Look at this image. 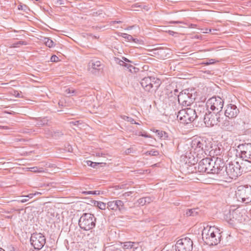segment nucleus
<instances>
[{
    "instance_id": "obj_1",
    "label": "nucleus",
    "mask_w": 251,
    "mask_h": 251,
    "mask_svg": "<svg viewBox=\"0 0 251 251\" xmlns=\"http://www.w3.org/2000/svg\"><path fill=\"white\" fill-rule=\"evenodd\" d=\"M210 146V143L205 139L200 137L195 138L189 144L184 145V153L181 156H184L186 159L184 160L186 163L194 165L198 161L194 155L196 157L201 158L207 154L206 152L208 151Z\"/></svg>"
},
{
    "instance_id": "obj_2",
    "label": "nucleus",
    "mask_w": 251,
    "mask_h": 251,
    "mask_svg": "<svg viewBox=\"0 0 251 251\" xmlns=\"http://www.w3.org/2000/svg\"><path fill=\"white\" fill-rule=\"evenodd\" d=\"M220 230L215 226L204 227L202 233V238L204 242L209 246L216 245L221 241Z\"/></svg>"
},
{
    "instance_id": "obj_3",
    "label": "nucleus",
    "mask_w": 251,
    "mask_h": 251,
    "mask_svg": "<svg viewBox=\"0 0 251 251\" xmlns=\"http://www.w3.org/2000/svg\"><path fill=\"white\" fill-rule=\"evenodd\" d=\"M96 219L93 214L85 213L79 218L78 225L81 229L84 230H89L95 226Z\"/></svg>"
},
{
    "instance_id": "obj_4",
    "label": "nucleus",
    "mask_w": 251,
    "mask_h": 251,
    "mask_svg": "<svg viewBox=\"0 0 251 251\" xmlns=\"http://www.w3.org/2000/svg\"><path fill=\"white\" fill-rule=\"evenodd\" d=\"M198 115L195 109L186 108L180 110L177 115V119L184 124H187L193 122Z\"/></svg>"
},
{
    "instance_id": "obj_5",
    "label": "nucleus",
    "mask_w": 251,
    "mask_h": 251,
    "mask_svg": "<svg viewBox=\"0 0 251 251\" xmlns=\"http://www.w3.org/2000/svg\"><path fill=\"white\" fill-rule=\"evenodd\" d=\"M161 83L159 78L151 76L145 77L140 81L142 87L148 92L156 91L160 86Z\"/></svg>"
},
{
    "instance_id": "obj_6",
    "label": "nucleus",
    "mask_w": 251,
    "mask_h": 251,
    "mask_svg": "<svg viewBox=\"0 0 251 251\" xmlns=\"http://www.w3.org/2000/svg\"><path fill=\"white\" fill-rule=\"evenodd\" d=\"M225 177L223 178H226L227 176L231 179H236L242 174L240 165L238 162H229L225 168Z\"/></svg>"
},
{
    "instance_id": "obj_7",
    "label": "nucleus",
    "mask_w": 251,
    "mask_h": 251,
    "mask_svg": "<svg viewBox=\"0 0 251 251\" xmlns=\"http://www.w3.org/2000/svg\"><path fill=\"white\" fill-rule=\"evenodd\" d=\"M236 197L238 201L246 203L251 202V186H239L236 191Z\"/></svg>"
},
{
    "instance_id": "obj_8",
    "label": "nucleus",
    "mask_w": 251,
    "mask_h": 251,
    "mask_svg": "<svg viewBox=\"0 0 251 251\" xmlns=\"http://www.w3.org/2000/svg\"><path fill=\"white\" fill-rule=\"evenodd\" d=\"M212 170H211V174H217L220 176L225 177V163L223 159L218 157H213Z\"/></svg>"
},
{
    "instance_id": "obj_9",
    "label": "nucleus",
    "mask_w": 251,
    "mask_h": 251,
    "mask_svg": "<svg viewBox=\"0 0 251 251\" xmlns=\"http://www.w3.org/2000/svg\"><path fill=\"white\" fill-rule=\"evenodd\" d=\"M30 241L34 249L40 250L44 246L46 239L42 233L35 232L31 234Z\"/></svg>"
},
{
    "instance_id": "obj_10",
    "label": "nucleus",
    "mask_w": 251,
    "mask_h": 251,
    "mask_svg": "<svg viewBox=\"0 0 251 251\" xmlns=\"http://www.w3.org/2000/svg\"><path fill=\"white\" fill-rule=\"evenodd\" d=\"M224 103V100L220 97H213L207 100L206 106L207 108L219 113L223 109Z\"/></svg>"
},
{
    "instance_id": "obj_11",
    "label": "nucleus",
    "mask_w": 251,
    "mask_h": 251,
    "mask_svg": "<svg viewBox=\"0 0 251 251\" xmlns=\"http://www.w3.org/2000/svg\"><path fill=\"white\" fill-rule=\"evenodd\" d=\"M195 99V96L190 93L189 90L182 91L178 95V101L180 104L184 106L190 105Z\"/></svg>"
},
{
    "instance_id": "obj_12",
    "label": "nucleus",
    "mask_w": 251,
    "mask_h": 251,
    "mask_svg": "<svg viewBox=\"0 0 251 251\" xmlns=\"http://www.w3.org/2000/svg\"><path fill=\"white\" fill-rule=\"evenodd\" d=\"M193 243L192 240L188 238L185 237L179 239L176 244V251H192Z\"/></svg>"
},
{
    "instance_id": "obj_13",
    "label": "nucleus",
    "mask_w": 251,
    "mask_h": 251,
    "mask_svg": "<svg viewBox=\"0 0 251 251\" xmlns=\"http://www.w3.org/2000/svg\"><path fill=\"white\" fill-rule=\"evenodd\" d=\"M203 121L205 126L207 127H210L217 125L221 122V118L220 114L218 113L210 112L205 113Z\"/></svg>"
},
{
    "instance_id": "obj_14",
    "label": "nucleus",
    "mask_w": 251,
    "mask_h": 251,
    "mask_svg": "<svg viewBox=\"0 0 251 251\" xmlns=\"http://www.w3.org/2000/svg\"><path fill=\"white\" fill-rule=\"evenodd\" d=\"M213 158L206 157L201 159L198 165V170L201 173H206L211 174V170H212Z\"/></svg>"
},
{
    "instance_id": "obj_15",
    "label": "nucleus",
    "mask_w": 251,
    "mask_h": 251,
    "mask_svg": "<svg viewBox=\"0 0 251 251\" xmlns=\"http://www.w3.org/2000/svg\"><path fill=\"white\" fill-rule=\"evenodd\" d=\"M237 150L240 151L239 156L243 160H251V143L239 144Z\"/></svg>"
},
{
    "instance_id": "obj_16",
    "label": "nucleus",
    "mask_w": 251,
    "mask_h": 251,
    "mask_svg": "<svg viewBox=\"0 0 251 251\" xmlns=\"http://www.w3.org/2000/svg\"><path fill=\"white\" fill-rule=\"evenodd\" d=\"M225 108V115L226 118H228L229 119L235 118L240 112L239 108L233 104H228Z\"/></svg>"
},
{
    "instance_id": "obj_17",
    "label": "nucleus",
    "mask_w": 251,
    "mask_h": 251,
    "mask_svg": "<svg viewBox=\"0 0 251 251\" xmlns=\"http://www.w3.org/2000/svg\"><path fill=\"white\" fill-rule=\"evenodd\" d=\"M107 208L112 210L122 211L124 209V203L121 200L110 201L107 202Z\"/></svg>"
},
{
    "instance_id": "obj_18",
    "label": "nucleus",
    "mask_w": 251,
    "mask_h": 251,
    "mask_svg": "<svg viewBox=\"0 0 251 251\" xmlns=\"http://www.w3.org/2000/svg\"><path fill=\"white\" fill-rule=\"evenodd\" d=\"M102 69L101 62L96 59L91 60L88 64V70L92 73L95 74Z\"/></svg>"
},
{
    "instance_id": "obj_19",
    "label": "nucleus",
    "mask_w": 251,
    "mask_h": 251,
    "mask_svg": "<svg viewBox=\"0 0 251 251\" xmlns=\"http://www.w3.org/2000/svg\"><path fill=\"white\" fill-rule=\"evenodd\" d=\"M226 118L225 120L221 118V122L220 123L222 127L227 131H232L234 128V122L233 119H227Z\"/></svg>"
},
{
    "instance_id": "obj_20",
    "label": "nucleus",
    "mask_w": 251,
    "mask_h": 251,
    "mask_svg": "<svg viewBox=\"0 0 251 251\" xmlns=\"http://www.w3.org/2000/svg\"><path fill=\"white\" fill-rule=\"evenodd\" d=\"M167 49L163 48H158L152 49L151 51L153 52L154 55H157L158 58L160 59H165L169 55V53L167 52Z\"/></svg>"
},
{
    "instance_id": "obj_21",
    "label": "nucleus",
    "mask_w": 251,
    "mask_h": 251,
    "mask_svg": "<svg viewBox=\"0 0 251 251\" xmlns=\"http://www.w3.org/2000/svg\"><path fill=\"white\" fill-rule=\"evenodd\" d=\"M240 165L242 173L251 171V159L243 160Z\"/></svg>"
},
{
    "instance_id": "obj_22",
    "label": "nucleus",
    "mask_w": 251,
    "mask_h": 251,
    "mask_svg": "<svg viewBox=\"0 0 251 251\" xmlns=\"http://www.w3.org/2000/svg\"><path fill=\"white\" fill-rule=\"evenodd\" d=\"M33 119L36 121L35 126L37 127H41L48 125L49 120L48 117H45L43 118H33Z\"/></svg>"
},
{
    "instance_id": "obj_23",
    "label": "nucleus",
    "mask_w": 251,
    "mask_h": 251,
    "mask_svg": "<svg viewBox=\"0 0 251 251\" xmlns=\"http://www.w3.org/2000/svg\"><path fill=\"white\" fill-rule=\"evenodd\" d=\"M123 248L125 250L132 249L133 250H135L139 248V244L132 242H126L124 243Z\"/></svg>"
},
{
    "instance_id": "obj_24",
    "label": "nucleus",
    "mask_w": 251,
    "mask_h": 251,
    "mask_svg": "<svg viewBox=\"0 0 251 251\" xmlns=\"http://www.w3.org/2000/svg\"><path fill=\"white\" fill-rule=\"evenodd\" d=\"M198 208L187 209L185 215L186 217L195 216L198 214Z\"/></svg>"
},
{
    "instance_id": "obj_25",
    "label": "nucleus",
    "mask_w": 251,
    "mask_h": 251,
    "mask_svg": "<svg viewBox=\"0 0 251 251\" xmlns=\"http://www.w3.org/2000/svg\"><path fill=\"white\" fill-rule=\"evenodd\" d=\"M151 201V199L150 197H145L139 199L137 201L138 204L143 206L147 203H150Z\"/></svg>"
},
{
    "instance_id": "obj_26",
    "label": "nucleus",
    "mask_w": 251,
    "mask_h": 251,
    "mask_svg": "<svg viewBox=\"0 0 251 251\" xmlns=\"http://www.w3.org/2000/svg\"><path fill=\"white\" fill-rule=\"evenodd\" d=\"M30 171L34 173H41L45 172V169L42 167H34L30 168Z\"/></svg>"
},
{
    "instance_id": "obj_27",
    "label": "nucleus",
    "mask_w": 251,
    "mask_h": 251,
    "mask_svg": "<svg viewBox=\"0 0 251 251\" xmlns=\"http://www.w3.org/2000/svg\"><path fill=\"white\" fill-rule=\"evenodd\" d=\"M43 41L46 46L49 48H52L54 46L53 41L49 38H45Z\"/></svg>"
},
{
    "instance_id": "obj_28",
    "label": "nucleus",
    "mask_w": 251,
    "mask_h": 251,
    "mask_svg": "<svg viewBox=\"0 0 251 251\" xmlns=\"http://www.w3.org/2000/svg\"><path fill=\"white\" fill-rule=\"evenodd\" d=\"M94 205L101 210H104L106 208V204L101 201H95Z\"/></svg>"
},
{
    "instance_id": "obj_29",
    "label": "nucleus",
    "mask_w": 251,
    "mask_h": 251,
    "mask_svg": "<svg viewBox=\"0 0 251 251\" xmlns=\"http://www.w3.org/2000/svg\"><path fill=\"white\" fill-rule=\"evenodd\" d=\"M122 37L126 39L128 41H132L134 42H136V39H134L133 38V37L130 35H129L128 34H126V33H122Z\"/></svg>"
},
{
    "instance_id": "obj_30",
    "label": "nucleus",
    "mask_w": 251,
    "mask_h": 251,
    "mask_svg": "<svg viewBox=\"0 0 251 251\" xmlns=\"http://www.w3.org/2000/svg\"><path fill=\"white\" fill-rule=\"evenodd\" d=\"M27 44V42L24 41H20L17 42L16 43H13L11 45V47L12 48H18L19 47L20 45H26Z\"/></svg>"
},
{
    "instance_id": "obj_31",
    "label": "nucleus",
    "mask_w": 251,
    "mask_h": 251,
    "mask_svg": "<svg viewBox=\"0 0 251 251\" xmlns=\"http://www.w3.org/2000/svg\"><path fill=\"white\" fill-rule=\"evenodd\" d=\"M65 93L66 94L70 95L71 96H74L76 95V91L73 88H67L65 90Z\"/></svg>"
},
{
    "instance_id": "obj_32",
    "label": "nucleus",
    "mask_w": 251,
    "mask_h": 251,
    "mask_svg": "<svg viewBox=\"0 0 251 251\" xmlns=\"http://www.w3.org/2000/svg\"><path fill=\"white\" fill-rule=\"evenodd\" d=\"M107 155V153L102 151H98L96 152H95V154H94V155H95L96 157H106V155Z\"/></svg>"
},
{
    "instance_id": "obj_33",
    "label": "nucleus",
    "mask_w": 251,
    "mask_h": 251,
    "mask_svg": "<svg viewBox=\"0 0 251 251\" xmlns=\"http://www.w3.org/2000/svg\"><path fill=\"white\" fill-rule=\"evenodd\" d=\"M115 61L120 66H124L126 68V65H127V63H126L124 61L121 60L119 58H115Z\"/></svg>"
},
{
    "instance_id": "obj_34",
    "label": "nucleus",
    "mask_w": 251,
    "mask_h": 251,
    "mask_svg": "<svg viewBox=\"0 0 251 251\" xmlns=\"http://www.w3.org/2000/svg\"><path fill=\"white\" fill-rule=\"evenodd\" d=\"M41 163L42 164V167L45 169V171L47 170V168H52L53 167V164L49 163L45 161L42 162Z\"/></svg>"
},
{
    "instance_id": "obj_35",
    "label": "nucleus",
    "mask_w": 251,
    "mask_h": 251,
    "mask_svg": "<svg viewBox=\"0 0 251 251\" xmlns=\"http://www.w3.org/2000/svg\"><path fill=\"white\" fill-rule=\"evenodd\" d=\"M105 251H122L120 249L116 248L114 246L107 247L105 249Z\"/></svg>"
},
{
    "instance_id": "obj_36",
    "label": "nucleus",
    "mask_w": 251,
    "mask_h": 251,
    "mask_svg": "<svg viewBox=\"0 0 251 251\" xmlns=\"http://www.w3.org/2000/svg\"><path fill=\"white\" fill-rule=\"evenodd\" d=\"M87 165L91 166L94 168H96L97 166H98L100 163H96L93 162L90 160H87L86 161Z\"/></svg>"
},
{
    "instance_id": "obj_37",
    "label": "nucleus",
    "mask_w": 251,
    "mask_h": 251,
    "mask_svg": "<svg viewBox=\"0 0 251 251\" xmlns=\"http://www.w3.org/2000/svg\"><path fill=\"white\" fill-rule=\"evenodd\" d=\"M83 194L85 195H99L100 194V191H84L82 192Z\"/></svg>"
},
{
    "instance_id": "obj_38",
    "label": "nucleus",
    "mask_w": 251,
    "mask_h": 251,
    "mask_svg": "<svg viewBox=\"0 0 251 251\" xmlns=\"http://www.w3.org/2000/svg\"><path fill=\"white\" fill-rule=\"evenodd\" d=\"M147 154L151 155L152 156H157L159 154V152L156 150H151L146 152Z\"/></svg>"
},
{
    "instance_id": "obj_39",
    "label": "nucleus",
    "mask_w": 251,
    "mask_h": 251,
    "mask_svg": "<svg viewBox=\"0 0 251 251\" xmlns=\"http://www.w3.org/2000/svg\"><path fill=\"white\" fill-rule=\"evenodd\" d=\"M126 68L128 69L130 72H133V71L136 72L135 70L137 69V68H135L134 66L129 64H127V65H126Z\"/></svg>"
},
{
    "instance_id": "obj_40",
    "label": "nucleus",
    "mask_w": 251,
    "mask_h": 251,
    "mask_svg": "<svg viewBox=\"0 0 251 251\" xmlns=\"http://www.w3.org/2000/svg\"><path fill=\"white\" fill-rule=\"evenodd\" d=\"M125 119H126V120L127 121L130 122L132 124H137V125H139V123H136L135 121V120L132 118H131V117H126V118Z\"/></svg>"
},
{
    "instance_id": "obj_41",
    "label": "nucleus",
    "mask_w": 251,
    "mask_h": 251,
    "mask_svg": "<svg viewBox=\"0 0 251 251\" xmlns=\"http://www.w3.org/2000/svg\"><path fill=\"white\" fill-rule=\"evenodd\" d=\"M40 194L41 193H39V192H36L35 193H32V194H29L26 196H23L24 197H25V198H28L29 199H31L34 196H35L37 194Z\"/></svg>"
},
{
    "instance_id": "obj_42",
    "label": "nucleus",
    "mask_w": 251,
    "mask_h": 251,
    "mask_svg": "<svg viewBox=\"0 0 251 251\" xmlns=\"http://www.w3.org/2000/svg\"><path fill=\"white\" fill-rule=\"evenodd\" d=\"M63 133L62 132L59 131H56L54 132L53 136L54 137H59L61 135H62Z\"/></svg>"
},
{
    "instance_id": "obj_43",
    "label": "nucleus",
    "mask_w": 251,
    "mask_h": 251,
    "mask_svg": "<svg viewBox=\"0 0 251 251\" xmlns=\"http://www.w3.org/2000/svg\"><path fill=\"white\" fill-rule=\"evenodd\" d=\"M70 124L72 126H78L80 124L79 121H76L75 122H74V121L71 122L70 123Z\"/></svg>"
},
{
    "instance_id": "obj_44",
    "label": "nucleus",
    "mask_w": 251,
    "mask_h": 251,
    "mask_svg": "<svg viewBox=\"0 0 251 251\" xmlns=\"http://www.w3.org/2000/svg\"><path fill=\"white\" fill-rule=\"evenodd\" d=\"M131 194H132V192L130 191L124 193L121 196H120V197L126 198V197H128V196H130V195Z\"/></svg>"
},
{
    "instance_id": "obj_45",
    "label": "nucleus",
    "mask_w": 251,
    "mask_h": 251,
    "mask_svg": "<svg viewBox=\"0 0 251 251\" xmlns=\"http://www.w3.org/2000/svg\"><path fill=\"white\" fill-rule=\"evenodd\" d=\"M55 4L57 6L64 4V2L62 0H56V1L55 2Z\"/></svg>"
},
{
    "instance_id": "obj_46",
    "label": "nucleus",
    "mask_w": 251,
    "mask_h": 251,
    "mask_svg": "<svg viewBox=\"0 0 251 251\" xmlns=\"http://www.w3.org/2000/svg\"><path fill=\"white\" fill-rule=\"evenodd\" d=\"M214 63L213 59H211L209 61L203 62L202 64L205 65H209L210 64H213Z\"/></svg>"
},
{
    "instance_id": "obj_47",
    "label": "nucleus",
    "mask_w": 251,
    "mask_h": 251,
    "mask_svg": "<svg viewBox=\"0 0 251 251\" xmlns=\"http://www.w3.org/2000/svg\"><path fill=\"white\" fill-rule=\"evenodd\" d=\"M58 57H57L56 55H52L51 57L50 60L52 62H55L56 59H58Z\"/></svg>"
},
{
    "instance_id": "obj_48",
    "label": "nucleus",
    "mask_w": 251,
    "mask_h": 251,
    "mask_svg": "<svg viewBox=\"0 0 251 251\" xmlns=\"http://www.w3.org/2000/svg\"><path fill=\"white\" fill-rule=\"evenodd\" d=\"M122 22L121 21H115L111 23V25H114L115 24H120Z\"/></svg>"
},
{
    "instance_id": "obj_49",
    "label": "nucleus",
    "mask_w": 251,
    "mask_h": 251,
    "mask_svg": "<svg viewBox=\"0 0 251 251\" xmlns=\"http://www.w3.org/2000/svg\"><path fill=\"white\" fill-rule=\"evenodd\" d=\"M28 198H26V199H22L21 200H18V201H20L22 203H24V202H26L27 201H28Z\"/></svg>"
},
{
    "instance_id": "obj_50",
    "label": "nucleus",
    "mask_w": 251,
    "mask_h": 251,
    "mask_svg": "<svg viewBox=\"0 0 251 251\" xmlns=\"http://www.w3.org/2000/svg\"><path fill=\"white\" fill-rule=\"evenodd\" d=\"M26 6L25 5H24V6H23V5H19L18 6V9L19 10H25V9H24V7H25Z\"/></svg>"
},
{
    "instance_id": "obj_51",
    "label": "nucleus",
    "mask_w": 251,
    "mask_h": 251,
    "mask_svg": "<svg viewBox=\"0 0 251 251\" xmlns=\"http://www.w3.org/2000/svg\"><path fill=\"white\" fill-rule=\"evenodd\" d=\"M0 128L4 129H9L10 128L7 126H0Z\"/></svg>"
},
{
    "instance_id": "obj_52",
    "label": "nucleus",
    "mask_w": 251,
    "mask_h": 251,
    "mask_svg": "<svg viewBox=\"0 0 251 251\" xmlns=\"http://www.w3.org/2000/svg\"><path fill=\"white\" fill-rule=\"evenodd\" d=\"M139 135L145 137H150V136L149 135L147 134L146 133H145V134L141 133V134H140Z\"/></svg>"
},
{
    "instance_id": "obj_53",
    "label": "nucleus",
    "mask_w": 251,
    "mask_h": 251,
    "mask_svg": "<svg viewBox=\"0 0 251 251\" xmlns=\"http://www.w3.org/2000/svg\"><path fill=\"white\" fill-rule=\"evenodd\" d=\"M123 59L126 62H130L129 60L128 59H127V58H125V57H123Z\"/></svg>"
},
{
    "instance_id": "obj_54",
    "label": "nucleus",
    "mask_w": 251,
    "mask_h": 251,
    "mask_svg": "<svg viewBox=\"0 0 251 251\" xmlns=\"http://www.w3.org/2000/svg\"><path fill=\"white\" fill-rule=\"evenodd\" d=\"M171 23H181V22H178V21H173V22H171Z\"/></svg>"
},
{
    "instance_id": "obj_55",
    "label": "nucleus",
    "mask_w": 251,
    "mask_h": 251,
    "mask_svg": "<svg viewBox=\"0 0 251 251\" xmlns=\"http://www.w3.org/2000/svg\"><path fill=\"white\" fill-rule=\"evenodd\" d=\"M125 185L122 184L120 186V189L124 188Z\"/></svg>"
},
{
    "instance_id": "obj_56",
    "label": "nucleus",
    "mask_w": 251,
    "mask_h": 251,
    "mask_svg": "<svg viewBox=\"0 0 251 251\" xmlns=\"http://www.w3.org/2000/svg\"><path fill=\"white\" fill-rule=\"evenodd\" d=\"M16 97H17V98H20V94H19V93H17V94L16 95Z\"/></svg>"
},
{
    "instance_id": "obj_57",
    "label": "nucleus",
    "mask_w": 251,
    "mask_h": 251,
    "mask_svg": "<svg viewBox=\"0 0 251 251\" xmlns=\"http://www.w3.org/2000/svg\"><path fill=\"white\" fill-rule=\"evenodd\" d=\"M160 133H159L158 134H159L160 135V136L162 137V134H163V132H162V131H160Z\"/></svg>"
},
{
    "instance_id": "obj_58",
    "label": "nucleus",
    "mask_w": 251,
    "mask_h": 251,
    "mask_svg": "<svg viewBox=\"0 0 251 251\" xmlns=\"http://www.w3.org/2000/svg\"><path fill=\"white\" fill-rule=\"evenodd\" d=\"M39 250H32V251H39Z\"/></svg>"
},
{
    "instance_id": "obj_59",
    "label": "nucleus",
    "mask_w": 251,
    "mask_h": 251,
    "mask_svg": "<svg viewBox=\"0 0 251 251\" xmlns=\"http://www.w3.org/2000/svg\"><path fill=\"white\" fill-rule=\"evenodd\" d=\"M0 251H5L3 249L0 248Z\"/></svg>"
},
{
    "instance_id": "obj_60",
    "label": "nucleus",
    "mask_w": 251,
    "mask_h": 251,
    "mask_svg": "<svg viewBox=\"0 0 251 251\" xmlns=\"http://www.w3.org/2000/svg\"><path fill=\"white\" fill-rule=\"evenodd\" d=\"M236 213V211H232V214H233L234 213Z\"/></svg>"
},
{
    "instance_id": "obj_61",
    "label": "nucleus",
    "mask_w": 251,
    "mask_h": 251,
    "mask_svg": "<svg viewBox=\"0 0 251 251\" xmlns=\"http://www.w3.org/2000/svg\"><path fill=\"white\" fill-rule=\"evenodd\" d=\"M94 238H95L94 240H95H95H96L97 237H96V236H95Z\"/></svg>"
},
{
    "instance_id": "obj_62",
    "label": "nucleus",
    "mask_w": 251,
    "mask_h": 251,
    "mask_svg": "<svg viewBox=\"0 0 251 251\" xmlns=\"http://www.w3.org/2000/svg\"><path fill=\"white\" fill-rule=\"evenodd\" d=\"M129 149H127V152H128V153H129Z\"/></svg>"
},
{
    "instance_id": "obj_63",
    "label": "nucleus",
    "mask_w": 251,
    "mask_h": 251,
    "mask_svg": "<svg viewBox=\"0 0 251 251\" xmlns=\"http://www.w3.org/2000/svg\"><path fill=\"white\" fill-rule=\"evenodd\" d=\"M250 5L251 6V1L249 2Z\"/></svg>"
},
{
    "instance_id": "obj_64",
    "label": "nucleus",
    "mask_w": 251,
    "mask_h": 251,
    "mask_svg": "<svg viewBox=\"0 0 251 251\" xmlns=\"http://www.w3.org/2000/svg\"><path fill=\"white\" fill-rule=\"evenodd\" d=\"M175 92H177V89H175Z\"/></svg>"
}]
</instances>
